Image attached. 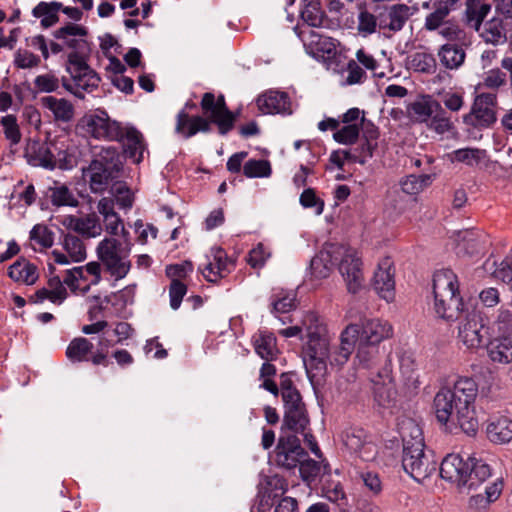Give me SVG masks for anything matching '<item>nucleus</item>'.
I'll list each match as a JSON object with an SVG mask.
<instances>
[{"label": "nucleus", "mask_w": 512, "mask_h": 512, "mask_svg": "<svg viewBox=\"0 0 512 512\" xmlns=\"http://www.w3.org/2000/svg\"><path fill=\"white\" fill-rule=\"evenodd\" d=\"M304 325L308 342L305 347V369L312 383H319L328 370H340L350 359L357 341L379 344L392 337V325L382 319H366L361 328L356 324L347 325L339 336V345L330 347V336L324 321L318 314H309Z\"/></svg>", "instance_id": "obj_1"}, {"label": "nucleus", "mask_w": 512, "mask_h": 512, "mask_svg": "<svg viewBox=\"0 0 512 512\" xmlns=\"http://www.w3.org/2000/svg\"><path fill=\"white\" fill-rule=\"evenodd\" d=\"M478 395L476 381L468 376L457 377L452 384L439 389L434 397V410L441 424L453 422L467 435L478 431L475 400Z\"/></svg>", "instance_id": "obj_2"}, {"label": "nucleus", "mask_w": 512, "mask_h": 512, "mask_svg": "<svg viewBox=\"0 0 512 512\" xmlns=\"http://www.w3.org/2000/svg\"><path fill=\"white\" fill-rule=\"evenodd\" d=\"M201 108L207 119L201 116H189L185 111L179 112L176 132L185 138H190L198 132H209L211 123L217 125L222 135L233 128L235 117L228 110L222 95L216 98L213 93H205L201 100Z\"/></svg>", "instance_id": "obj_3"}, {"label": "nucleus", "mask_w": 512, "mask_h": 512, "mask_svg": "<svg viewBox=\"0 0 512 512\" xmlns=\"http://www.w3.org/2000/svg\"><path fill=\"white\" fill-rule=\"evenodd\" d=\"M434 310L447 321H454L463 312L457 275L450 269H441L433 276Z\"/></svg>", "instance_id": "obj_4"}, {"label": "nucleus", "mask_w": 512, "mask_h": 512, "mask_svg": "<svg viewBox=\"0 0 512 512\" xmlns=\"http://www.w3.org/2000/svg\"><path fill=\"white\" fill-rule=\"evenodd\" d=\"M122 161L115 147H103L89 166L83 169V178L93 193H103L119 177Z\"/></svg>", "instance_id": "obj_5"}, {"label": "nucleus", "mask_w": 512, "mask_h": 512, "mask_svg": "<svg viewBox=\"0 0 512 512\" xmlns=\"http://www.w3.org/2000/svg\"><path fill=\"white\" fill-rule=\"evenodd\" d=\"M131 246V242L124 243L114 237H105L97 245V257L115 281L125 278L131 269Z\"/></svg>", "instance_id": "obj_6"}, {"label": "nucleus", "mask_w": 512, "mask_h": 512, "mask_svg": "<svg viewBox=\"0 0 512 512\" xmlns=\"http://www.w3.org/2000/svg\"><path fill=\"white\" fill-rule=\"evenodd\" d=\"M67 71L72 78V82L64 83V87L76 97L83 99L85 93H91L98 88L100 77L87 64L86 57L69 54Z\"/></svg>", "instance_id": "obj_7"}, {"label": "nucleus", "mask_w": 512, "mask_h": 512, "mask_svg": "<svg viewBox=\"0 0 512 512\" xmlns=\"http://www.w3.org/2000/svg\"><path fill=\"white\" fill-rule=\"evenodd\" d=\"M113 342L105 334L100 335L97 342V350L92 352L93 343L84 337L73 339L66 349V356L73 362L90 361L93 365L108 366V349Z\"/></svg>", "instance_id": "obj_8"}, {"label": "nucleus", "mask_w": 512, "mask_h": 512, "mask_svg": "<svg viewBox=\"0 0 512 512\" xmlns=\"http://www.w3.org/2000/svg\"><path fill=\"white\" fill-rule=\"evenodd\" d=\"M81 129L91 137L98 140H122L124 128L102 109L86 113L79 122Z\"/></svg>", "instance_id": "obj_9"}, {"label": "nucleus", "mask_w": 512, "mask_h": 512, "mask_svg": "<svg viewBox=\"0 0 512 512\" xmlns=\"http://www.w3.org/2000/svg\"><path fill=\"white\" fill-rule=\"evenodd\" d=\"M344 253L339 255L338 270L345 282L347 291L351 294L359 293L364 287L363 262L359 252L342 244Z\"/></svg>", "instance_id": "obj_10"}, {"label": "nucleus", "mask_w": 512, "mask_h": 512, "mask_svg": "<svg viewBox=\"0 0 512 512\" xmlns=\"http://www.w3.org/2000/svg\"><path fill=\"white\" fill-rule=\"evenodd\" d=\"M496 105L495 93H479L474 99L470 112L463 116L464 124L478 130L490 128L497 120Z\"/></svg>", "instance_id": "obj_11"}, {"label": "nucleus", "mask_w": 512, "mask_h": 512, "mask_svg": "<svg viewBox=\"0 0 512 512\" xmlns=\"http://www.w3.org/2000/svg\"><path fill=\"white\" fill-rule=\"evenodd\" d=\"M402 466L417 482H424L436 472L437 463L432 454L425 452V447L403 449Z\"/></svg>", "instance_id": "obj_12"}, {"label": "nucleus", "mask_w": 512, "mask_h": 512, "mask_svg": "<svg viewBox=\"0 0 512 512\" xmlns=\"http://www.w3.org/2000/svg\"><path fill=\"white\" fill-rule=\"evenodd\" d=\"M101 281V265L92 261L66 271L64 283L73 293L85 294Z\"/></svg>", "instance_id": "obj_13"}, {"label": "nucleus", "mask_w": 512, "mask_h": 512, "mask_svg": "<svg viewBox=\"0 0 512 512\" xmlns=\"http://www.w3.org/2000/svg\"><path fill=\"white\" fill-rule=\"evenodd\" d=\"M235 268V261L221 247H212L205 255L199 270L208 282L216 283L225 278Z\"/></svg>", "instance_id": "obj_14"}, {"label": "nucleus", "mask_w": 512, "mask_h": 512, "mask_svg": "<svg viewBox=\"0 0 512 512\" xmlns=\"http://www.w3.org/2000/svg\"><path fill=\"white\" fill-rule=\"evenodd\" d=\"M341 441L351 454L362 461H372L376 457V445L363 428H346L341 434Z\"/></svg>", "instance_id": "obj_15"}, {"label": "nucleus", "mask_w": 512, "mask_h": 512, "mask_svg": "<svg viewBox=\"0 0 512 512\" xmlns=\"http://www.w3.org/2000/svg\"><path fill=\"white\" fill-rule=\"evenodd\" d=\"M456 320H460L458 325V340L469 350H476L482 346L484 340V325L480 317L475 312H463Z\"/></svg>", "instance_id": "obj_16"}, {"label": "nucleus", "mask_w": 512, "mask_h": 512, "mask_svg": "<svg viewBox=\"0 0 512 512\" xmlns=\"http://www.w3.org/2000/svg\"><path fill=\"white\" fill-rule=\"evenodd\" d=\"M306 456L296 435L284 433L280 436L275 449V462L278 466L286 469L296 468Z\"/></svg>", "instance_id": "obj_17"}, {"label": "nucleus", "mask_w": 512, "mask_h": 512, "mask_svg": "<svg viewBox=\"0 0 512 512\" xmlns=\"http://www.w3.org/2000/svg\"><path fill=\"white\" fill-rule=\"evenodd\" d=\"M372 285L378 295L387 302L395 297V267L390 256L382 257L373 275Z\"/></svg>", "instance_id": "obj_18"}, {"label": "nucleus", "mask_w": 512, "mask_h": 512, "mask_svg": "<svg viewBox=\"0 0 512 512\" xmlns=\"http://www.w3.org/2000/svg\"><path fill=\"white\" fill-rule=\"evenodd\" d=\"M97 211L102 216L103 230L110 236L121 235L124 243H130L129 232L124 222L114 209V200L103 197L97 203Z\"/></svg>", "instance_id": "obj_19"}, {"label": "nucleus", "mask_w": 512, "mask_h": 512, "mask_svg": "<svg viewBox=\"0 0 512 512\" xmlns=\"http://www.w3.org/2000/svg\"><path fill=\"white\" fill-rule=\"evenodd\" d=\"M469 458L464 460L460 454H447L439 467V473L442 479L463 488L465 477H467Z\"/></svg>", "instance_id": "obj_20"}, {"label": "nucleus", "mask_w": 512, "mask_h": 512, "mask_svg": "<svg viewBox=\"0 0 512 512\" xmlns=\"http://www.w3.org/2000/svg\"><path fill=\"white\" fill-rule=\"evenodd\" d=\"M341 253H344L342 250V244H325L318 254L311 260L310 267L312 274L316 278L328 277L333 267L337 266L339 255Z\"/></svg>", "instance_id": "obj_21"}, {"label": "nucleus", "mask_w": 512, "mask_h": 512, "mask_svg": "<svg viewBox=\"0 0 512 512\" xmlns=\"http://www.w3.org/2000/svg\"><path fill=\"white\" fill-rule=\"evenodd\" d=\"M86 35V29L74 23H69L55 32L57 39L62 40L68 48L73 49L70 54H78L83 57H87L90 51Z\"/></svg>", "instance_id": "obj_22"}, {"label": "nucleus", "mask_w": 512, "mask_h": 512, "mask_svg": "<svg viewBox=\"0 0 512 512\" xmlns=\"http://www.w3.org/2000/svg\"><path fill=\"white\" fill-rule=\"evenodd\" d=\"M373 384L374 398L382 407H388L396 395L395 386L391 371L387 368L382 369L375 376L371 377Z\"/></svg>", "instance_id": "obj_23"}, {"label": "nucleus", "mask_w": 512, "mask_h": 512, "mask_svg": "<svg viewBox=\"0 0 512 512\" xmlns=\"http://www.w3.org/2000/svg\"><path fill=\"white\" fill-rule=\"evenodd\" d=\"M258 109L263 114H290V100L285 92L268 91L257 98Z\"/></svg>", "instance_id": "obj_24"}, {"label": "nucleus", "mask_w": 512, "mask_h": 512, "mask_svg": "<svg viewBox=\"0 0 512 512\" xmlns=\"http://www.w3.org/2000/svg\"><path fill=\"white\" fill-rule=\"evenodd\" d=\"M486 436L494 444H506L512 440V419L495 415L487 420Z\"/></svg>", "instance_id": "obj_25"}, {"label": "nucleus", "mask_w": 512, "mask_h": 512, "mask_svg": "<svg viewBox=\"0 0 512 512\" xmlns=\"http://www.w3.org/2000/svg\"><path fill=\"white\" fill-rule=\"evenodd\" d=\"M271 313L277 317L282 324L292 322V319L281 317L282 314H287L296 308V294L293 291H286L284 289H274L270 297Z\"/></svg>", "instance_id": "obj_26"}, {"label": "nucleus", "mask_w": 512, "mask_h": 512, "mask_svg": "<svg viewBox=\"0 0 512 512\" xmlns=\"http://www.w3.org/2000/svg\"><path fill=\"white\" fill-rule=\"evenodd\" d=\"M397 427L402 437L403 449L408 448V446H413V448L425 447L422 427L414 418L401 416L398 419Z\"/></svg>", "instance_id": "obj_27"}, {"label": "nucleus", "mask_w": 512, "mask_h": 512, "mask_svg": "<svg viewBox=\"0 0 512 512\" xmlns=\"http://www.w3.org/2000/svg\"><path fill=\"white\" fill-rule=\"evenodd\" d=\"M440 106L432 96L423 95L407 106V114L412 121L426 124Z\"/></svg>", "instance_id": "obj_28"}, {"label": "nucleus", "mask_w": 512, "mask_h": 512, "mask_svg": "<svg viewBox=\"0 0 512 512\" xmlns=\"http://www.w3.org/2000/svg\"><path fill=\"white\" fill-rule=\"evenodd\" d=\"M507 27L501 17L495 16L486 22H481L478 27H473V29L485 42L497 45L506 41Z\"/></svg>", "instance_id": "obj_29"}, {"label": "nucleus", "mask_w": 512, "mask_h": 512, "mask_svg": "<svg viewBox=\"0 0 512 512\" xmlns=\"http://www.w3.org/2000/svg\"><path fill=\"white\" fill-rule=\"evenodd\" d=\"M492 476V467L481 458L469 457L467 477L463 488L476 489Z\"/></svg>", "instance_id": "obj_30"}, {"label": "nucleus", "mask_w": 512, "mask_h": 512, "mask_svg": "<svg viewBox=\"0 0 512 512\" xmlns=\"http://www.w3.org/2000/svg\"><path fill=\"white\" fill-rule=\"evenodd\" d=\"M40 103L43 108L51 112L56 122L67 123L74 117V106L65 98L45 96L40 99Z\"/></svg>", "instance_id": "obj_31"}, {"label": "nucleus", "mask_w": 512, "mask_h": 512, "mask_svg": "<svg viewBox=\"0 0 512 512\" xmlns=\"http://www.w3.org/2000/svg\"><path fill=\"white\" fill-rule=\"evenodd\" d=\"M255 352L262 359L272 361L277 358L279 349L275 335L267 330H259L252 337Z\"/></svg>", "instance_id": "obj_32"}, {"label": "nucleus", "mask_w": 512, "mask_h": 512, "mask_svg": "<svg viewBox=\"0 0 512 512\" xmlns=\"http://www.w3.org/2000/svg\"><path fill=\"white\" fill-rule=\"evenodd\" d=\"M287 490L285 481L278 477H269L266 480L265 485L261 486L258 497H259V509H269L276 498L282 496Z\"/></svg>", "instance_id": "obj_33"}, {"label": "nucleus", "mask_w": 512, "mask_h": 512, "mask_svg": "<svg viewBox=\"0 0 512 512\" xmlns=\"http://www.w3.org/2000/svg\"><path fill=\"white\" fill-rule=\"evenodd\" d=\"M399 369L401 376L411 389H417L420 384L419 364L413 352L404 351L399 356Z\"/></svg>", "instance_id": "obj_34"}, {"label": "nucleus", "mask_w": 512, "mask_h": 512, "mask_svg": "<svg viewBox=\"0 0 512 512\" xmlns=\"http://www.w3.org/2000/svg\"><path fill=\"white\" fill-rule=\"evenodd\" d=\"M503 490V481L497 478L494 482L485 488L484 494H476L469 498L468 506L477 512H485L491 503L495 502Z\"/></svg>", "instance_id": "obj_35"}, {"label": "nucleus", "mask_w": 512, "mask_h": 512, "mask_svg": "<svg viewBox=\"0 0 512 512\" xmlns=\"http://www.w3.org/2000/svg\"><path fill=\"white\" fill-rule=\"evenodd\" d=\"M123 130L124 135L122 139H125V153L134 163L139 164L143 160L146 150L143 136L132 127H126Z\"/></svg>", "instance_id": "obj_36"}, {"label": "nucleus", "mask_w": 512, "mask_h": 512, "mask_svg": "<svg viewBox=\"0 0 512 512\" xmlns=\"http://www.w3.org/2000/svg\"><path fill=\"white\" fill-rule=\"evenodd\" d=\"M8 275L17 283L33 285L39 278V271L33 263L19 259L8 268Z\"/></svg>", "instance_id": "obj_37"}, {"label": "nucleus", "mask_w": 512, "mask_h": 512, "mask_svg": "<svg viewBox=\"0 0 512 512\" xmlns=\"http://www.w3.org/2000/svg\"><path fill=\"white\" fill-rule=\"evenodd\" d=\"M305 45L316 58L330 59L337 53V45L334 39L316 34L313 31H311L310 39Z\"/></svg>", "instance_id": "obj_38"}, {"label": "nucleus", "mask_w": 512, "mask_h": 512, "mask_svg": "<svg viewBox=\"0 0 512 512\" xmlns=\"http://www.w3.org/2000/svg\"><path fill=\"white\" fill-rule=\"evenodd\" d=\"M489 359L498 364H510L512 362V340L497 336L487 347Z\"/></svg>", "instance_id": "obj_39"}, {"label": "nucleus", "mask_w": 512, "mask_h": 512, "mask_svg": "<svg viewBox=\"0 0 512 512\" xmlns=\"http://www.w3.org/2000/svg\"><path fill=\"white\" fill-rule=\"evenodd\" d=\"M69 226L87 237H97L103 231L102 224L96 214H88L84 217H71L69 218Z\"/></svg>", "instance_id": "obj_40"}, {"label": "nucleus", "mask_w": 512, "mask_h": 512, "mask_svg": "<svg viewBox=\"0 0 512 512\" xmlns=\"http://www.w3.org/2000/svg\"><path fill=\"white\" fill-rule=\"evenodd\" d=\"M309 424L305 405L285 409L283 430L304 433Z\"/></svg>", "instance_id": "obj_41"}, {"label": "nucleus", "mask_w": 512, "mask_h": 512, "mask_svg": "<svg viewBox=\"0 0 512 512\" xmlns=\"http://www.w3.org/2000/svg\"><path fill=\"white\" fill-rule=\"evenodd\" d=\"M51 153L53 155L52 160H54V168L59 167L61 169H71L76 165V159L74 155L68 152V145L66 144V140L62 138H57L51 141Z\"/></svg>", "instance_id": "obj_42"}, {"label": "nucleus", "mask_w": 512, "mask_h": 512, "mask_svg": "<svg viewBox=\"0 0 512 512\" xmlns=\"http://www.w3.org/2000/svg\"><path fill=\"white\" fill-rule=\"evenodd\" d=\"M438 56L442 65L447 69H457L465 60L463 48L455 43H447L441 46Z\"/></svg>", "instance_id": "obj_43"}, {"label": "nucleus", "mask_w": 512, "mask_h": 512, "mask_svg": "<svg viewBox=\"0 0 512 512\" xmlns=\"http://www.w3.org/2000/svg\"><path fill=\"white\" fill-rule=\"evenodd\" d=\"M491 10L485 0H466V22L471 28L478 27Z\"/></svg>", "instance_id": "obj_44"}, {"label": "nucleus", "mask_w": 512, "mask_h": 512, "mask_svg": "<svg viewBox=\"0 0 512 512\" xmlns=\"http://www.w3.org/2000/svg\"><path fill=\"white\" fill-rule=\"evenodd\" d=\"M486 157L485 150L470 147L457 149L448 155L451 162L463 163L470 167L479 165Z\"/></svg>", "instance_id": "obj_45"}, {"label": "nucleus", "mask_w": 512, "mask_h": 512, "mask_svg": "<svg viewBox=\"0 0 512 512\" xmlns=\"http://www.w3.org/2000/svg\"><path fill=\"white\" fill-rule=\"evenodd\" d=\"M407 63L409 68L416 72L433 74L437 69L436 59L433 54L424 51L411 54L408 57Z\"/></svg>", "instance_id": "obj_46"}, {"label": "nucleus", "mask_w": 512, "mask_h": 512, "mask_svg": "<svg viewBox=\"0 0 512 512\" xmlns=\"http://www.w3.org/2000/svg\"><path fill=\"white\" fill-rule=\"evenodd\" d=\"M280 392L285 409L304 405L299 391L288 374L280 376Z\"/></svg>", "instance_id": "obj_47"}, {"label": "nucleus", "mask_w": 512, "mask_h": 512, "mask_svg": "<svg viewBox=\"0 0 512 512\" xmlns=\"http://www.w3.org/2000/svg\"><path fill=\"white\" fill-rule=\"evenodd\" d=\"M379 360V346L358 341L355 362L358 366L370 369Z\"/></svg>", "instance_id": "obj_48"}, {"label": "nucleus", "mask_w": 512, "mask_h": 512, "mask_svg": "<svg viewBox=\"0 0 512 512\" xmlns=\"http://www.w3.org/2000/svg\"><path fill=\"white\" fill-rule=\"evenodd\" d=\"M328 468V464L305 458L299 465L301 477L309 483L315 481L318 477L323 482L325 475L328 474Z\"/></svg>", "instance_id": "obj_49"}, {"label": "nucleus", "mask_w": 512, "mask_h": 512, "mask_svg": "<svg viewBox=\"0 0 512 512\" xmlns=\"http://www.w3.org/2000/svg\"><path fill=\"white\" fill-rule=\"evenodd\" d=\"M60 4L56 2H40L34 9L33 15L41 19V25L44 28L53 26L58 21V11Z\"/></svg>", "instance_id": "obj_50"}, {"label": "nucleus", "mask_w": 512, "mask_h": 512, "mask_svg": "<svg viewBox=\"0 0 512 512\" xmlns=\"http://www.w3.org/2000/svg\"><path fill=\"white\" fill-rule=\"evenodd\" d=\"M136 294V285L131 284L123 289L110 293L111 301H112V312L120 313L122 312L128 305L134 303Z\"/></svg>", "instance_id": "obj_51"}, {"label": "nucleus", "mask_w": 512, "mask_h": 512, "mask_svg": "<svg viewBox=\"0 0 512 512\" xmlns=\"http://www.w3.org/2000/svg\"><path fill=\"white\" fill-rule=\"evenodd\" d=\"M51 141L41 144H35L30 148V157L33 165L42 166L44 168L53 169L54 160L51 153Z\"/></svg>", "instance_id": "obj_52"}, {"label": "nucleus", "mask_w": 512, "mask_h": 512, "mask_svg": "<svg viewBox=\"0 0 512 512\" xmlns=\"http://www.w3.org/2000/svg\"><path fill=\"white\" fill-rule=\"evenodd\" d=\"M357 478L370 495L377 496L382 492L383 483L376 471L361 469L357 472Z\"/></svg>", "instance_id": "obj_53"}, {"label": "nucleus", "mask_w": 512, "mask_h": 512, "mask_svg": "<svg viewBox=\"0 0 512 512\" xmlns=\"http://www.w3.org/2000/svg\"><path fill=\"white\" fill-rule=\"evenodd\" d=\"M30 243L35 251H42L52 246L53 234L46 226L37 224L30 232Z\"/></svg>", "instance_id": "obj_54"}, {"label": "nucleus", "mask_w": 512, "mask_h": 512, "mask_svg": "<svg viewBox=\"0 0 512 512\" xmlns=\"http://www.w3.org/2000/svg\"><path fill=\"white\" fill-rule=\"evenodd\" d=\"M243 173L247 178H267L272 174V168L268 160L250 159L244 163Z\"/></svg>", "instance_id": "obj_55"}, {"label": "nucleus", "mask_w": 512, "mask_h": 512, "mask_svg": "<svg viewBox=\"0 0 512 512\" xmlns=\"http://www.w3.org/2000/svg\"><path fill=\"white\" fill-rule=\"evenodd\" d=\"M114 204L116 203L120 209L129 210L134 203V194L130 188L123 182H116L111 187Z\"/></svg>", "instance_id": "obj_56"}, {"label": "nucleus", "mask_w": 512, "mask_h": 512, "mask_svg": "<svg viewBox=\"0 0 512 512\" xmlns=\"http://www.w3.org/2000/svg\"><path fill=\"white\" fill-rule=\"evenodd\" d=\"M301 16L312 27H318L323 22L324 13L318 0H302Z\"/></svg>", "instance_id": "obj_57"}, {"label": "nucleus", "mask_w": 512, "mask_h": 512, "mask_svg": "<svg viewBox=\"0 0 512 512\" xmlns=\"http://www.w3.org/2000/svg\"><path fill=\"white\" fill-rule=\"evenodd\" d=\"M63 248L73 262H81L86 258V248L80 238L67 234L63 240Z\"/></svg>", "instance_id": "obj_58"}, {"label": "nucleus", "mask_w": 512, "mask_h": 512, "mask_svg": "<svg viewBox=\"0 0 512 512\" xmlns=\"http://www.w3.org/2000/svg\"><path fill=\"white\" fill-rule=\"evenodd\" d=\"M427 127L437 134H445L454 129V124L447 112L440 106V110L436 111L431 119L426 123Z\"/></svg>", "instance_id": "obj_59"}, {"label": "nucleus", "mask_w": 512, "mask_h": 512, "mask_svg": "<svg viewBox=\"0 0 512 512\" xmlns=\"http://www.w3.org/2000/svg\"><path fill=\"white\" fill-rule=\"evenodd\" d=\"M409 16V8L406 5H394L388 12L386 27L392 31H399L403 28Z\"/></svg>", "instance_id": "obj_60"}, {"label": "nucleus", "mask_w": 512, "mask_h": 512, "mask_svg": "<svg viewBox=\"0 0 512 512\" xmlns=\"http://www.w3.org/2000/svg\"><path fill=\"white\" fill-rule=\"evenodd\" d=\"M89 303L88 315L90 320L96 319L100 313L112 311V301L110 294L105 296L93 295L87 298Z\"/></svg>", "instance_id": "obj_61"}, {"label": "nucleus", "mask_w": 512, "mask_h": 512, "mask_svg": "<svg viewBox=\"0 0 512 512\" xmlns=\"http://www.w3.org/2000/svg\"><path fill=\"white\" fill-rule=\"evenodd\" d=\"M50 198L54 205L57 206H76L77 200L73 193L63 184H55L50 188Z\"/></svg>", "instance_id": "obj_62"}, {"label": "nucleus", "mask_w": 512, "mask_h": 512, "mask_svg": "<svg viewBox=\"0 0 512 512\" xmlns=\"http://www.w3.org/2000/svg\"><path fill=\"white\" fill-rule=\"evenodd\" d=\"M3 132L12 145H16L21 140V132L15 115H5L0 119Z\"/></svg>", "instance_id": "obj_63"}, {"label": "nucleus", "mask_w": 512, "mask_h": 512, "mask_svg": "<svg viewBox=\"0 0 512 512\" xmlns=\"http://www.w3.org/2000/svg\"><path fill=\"white\" fill-rule=\"evenodd\" d=\"M506 83V75L500 69H491L486 72L481 82L478 83V89L497 90Z\"/></svg>", "instance_id": "obj_64"}]
</instances>
